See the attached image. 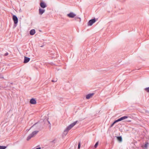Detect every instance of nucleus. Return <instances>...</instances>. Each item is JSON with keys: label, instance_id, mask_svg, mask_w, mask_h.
Listing matches in <instances>:
<instances>
[{"label": "nucleus", "instance_id": "obj_1", "mask_svg": "<svg viewBox=\"0 0 149 149\" xmlns=\"http://www.w3.org/2000/svg\"><path fill=\"white\" fill-rule=\"evenodd\" d=\"M77 121L74 122L73 123L68 126L64 130L63 134L66 135L68 133V132L77 123Z\"/></svg>", "mask_w": 149, "mask_h": 149}, {"label": "nucleus", "instance_id": "obj_2", "mask_svg": "<svg viewBox=\"0 0 149 149\" xmlns=\"http://www.w3.org/2000/svg\"><path fill=\"white\" fill-rule=\"evenodd\" d=\"M38 132V131H35L33 132L31 134H29L27 137L26 140L29 141L31 138L33 137Z\"/></svg>", "mask_w": 149, "mask_h": 149}, {"label": "nucleus", "instance_id": "obj_3", "mask_svg": "<svg viewBox=\"0 0 149 149\" xmlns=\"http://www.w3.org/2000/svg\"><path fill=\"white\" fill-rule=\"evenodd\" d=\"M95 22L96 20L95 18L90 20L88 22V25L89 26H91Z\"/></svg>", "mask_w": 149, "mask_h": 149}, {"label": "nucleus", "instance_id": "obj_4", "mask_svg": "<svg viewBox=\"0 0 149 149\" xmlns=\"http://www.w3.org/2000/svg\"><path fill=\"white\" fill-rule=\"evenodd\" d=\"M67 16L70 18H73L76 16V15L73 12H70L68 14Z\"/></svg>", "mask_w": 149, "mask_h": 149}, {"label": "nucleus", "instance_id": "obj_5", "mask_svg": "<svg viewBox=\"0 0 149 149\" xmlns=\"http://www.w3.org/2000/svg\"><path fill=\"white\" fill-rule=\"evenodd\" d=\"M13 19L15 24H17L18 22V19L17 17L15 15H13Z\"/></svg>", "mask_w": 149, "mask_h": 149}, {"label": "nucleus", "instance_id": "obj_6", "mask_svg": "<svg viewBox=\"0 0 149 149\" xmlns=\"http://www.w3.org/2000/svg\"><path fill=\"white\" fill-rule=\"evenodd\" d=\"M40 7L42 8H45L47 6L46 4L43 2L40 3Z\"/></svg>", "mask_w": 149, "mask_h": 149}, {"label": "nucleus", "instance_id": "obj_7", "mask_svg": "<svg viewBox=\"0 0 149 149\" xmlns=\"http://www.w3.org/2000/svg\"><path fill=\"white\" fill-rule=\"evenodd\" d=\"M45 9L40 8L39 9V14L40 15H42L45 12Z\"/></svg>", "mask_w": 149, "mask_h": 149}, {"label": "nucleus", "instance_id": "obj_8", "mask_svg": "<svg viewBox=\"0 0 149 149\" xmlns=\"http://www.w3.org/2000/svg\"><path fill=\"white\" fill-rule=\"evenodd\" d=\"M127 118H128V117L127 116H124L123 117L120 118L118 119L117 120H116L117 121V122H119V121H121L122 120H123L125 119H127Z\"/></svg>", "mask_w": 149, "mask_h": 149}, {"label": "nucleus", "instance_id": "obj_9", "mask_svg": "<svg viewBox=\"0 0 149 149\" xmlns=\"http://www.w3.org/2000/svg\"><path fill=\"white\" fill-rule=\"evenodd\" d=\"M30 103L32 104H36V101L35 99L32 98L30 101Z\"/></svg>", "mask_w": 149, "mask_h": 149}, {"label": "nucleus", "instance_id": "obj_10", "mask_svg": "<svg viewBox=\"0 0 149 149\" xmlns=\"http://www.w3.org/2000/svg\"><path fill=\"white\" fill-rule=\"evenodd\" d=\"M94 93H90L87 95L86 96V98L87 99H88L91 97L93 96L94 95Z\"/></svg>", "mask_w": 149, "mask_h": 149}, {"label": "nucleus", "instance_id": "obj_11", "mask_svg": "<svg viewBox=\"0 0 149 149\" xmlns=\"http://www.w3.org/2000/svg\"><path fill=\"white\" fill-rule=\"evenodd\" d=\"M30 58H29L24 56V63H28L30 60Z\"/></svg>", "mask_w": 149, "mask_h": 149}, {"label": "nucleus", "instance_id": "obj_12", "mask_svg": "<svg viewBox=\"0 0 149 149\" xmlns=\"http://www.w3.org/2000/svg\"><path fill=\"white\" fill-rule=\"evenodd\" d=\"M35 29H33L31 30L30 31V34L31 35H33L35 33Z\"/></svg>", "mask_w": 149, "mask_h": 149}, {"label": "nucleus", "instance_id": "obj_13", "mask_svg": "<svg viewBox=\"0 0 149 149\" xmlns=\"http://www.w3.org/2000/svg\"><path fill=\"white\" fill-rule=\"evenodd\" d=\"M148 143H146L143 146H142V147L144 148L145 149H147V147L148 146Z\"/></svg>", "mask_w": 149, "mask_h": 149}, {"label": "nucleus", "instance_id": "obj_14", "mask_svg": "<svg viewBox=\"0 0 149 149\" xmlns=\"http://www.w3.org/2000/svg\"><path fill=\"white\" fill-rule=\"evenodd\" d=\"M117 139L120 142H121L122 141V138L121 136L117 137Z\"/></svg>", "mask_w": 149, "mask_h": 149}, {"label": "nucleus", "instance_id": "obj_15", "mask_svg": "<svg viewBox=\"0 0 149 149\" xmlns=\"http://www.w3.org/2000/svg\"><path fill=\"white\" fill-rule=\"evenodd\" d=\"M6 148V146H0V149H5Z\"/></svg>", "mask_w": 149, "mask_h": 149}, {"label": "nucleus", "instance_id": "obj_16", "mask_svg": "<svg viewBox=\"0 0 149 149\" xmlns=\"http://www.w3.org/2000/svg\"><path fill=\"white\" fill-rule=\"evenodd\" d=\"M145 91H146L148 93H149V87L146 88L145 89Z\"/></svg>", "mask_w": 149, "mask_h": 149}, {"label": "nucleus", "instance_id": "obj_17", "mask_svg": "<svg viewBox=\"0 0 149 149\" xmlns=\"http://www.w3.org/2000/svg\"><path fill=\"white\" fill-rule=\"evenodd\" d=\"M117 121H116V120L114 122L111 124V127H112L113 125L115 124L116 123H117Z\"/></svg>", "mask_w": 149, "mask_h": 149}, {"label": "nucleus", "instance_id": "obj_18", "mask_svg": "<svg viewBox=\"0 0 149 149\" xmlns=\"http://www.w3.org/2000/svg\"><path fill=\"white\" fill-rule=\"evenodd\" d=\"M80 146H81V143L80 142H79L78 143V149H80Z\"/></svg>", "mask_w": 149, "mask_h": 149}, {"label": "nucleus", "instance_id": "obj_19", "mask_svg": "<svg viewBox=\"0 0 149 149\" xmlns=\"http://www.w3.org/2000/svg\"><path fill=\"white\" fill-rule=\"evenodd\" d=\"M98 142H97L95 145V147L96 148L98 144Z\"/></svg>", "mask_w": 149, "mask_h": 149}, {"label": "nucleus", "instance_id": "obj_20", "mask_svg": "<svg viewBox=\"0 0 149 149\" xmlns=\"http://www.w3.org/2000/svg\"><path fill=\"white\" fill-rule=\"evenodd\" d=\"M78 18L79 19H80V22L81 21V18H80L77 17H75V19H78Z\"/></svg>", "mask_w": 149, "mask_h": 149}, {"label": "nucleus", "instance_id": "obj_21", "mask_svg": "<svg viewBox=\"0 0 149 149\" xmlns=\"http://www.w3.org/2000/svg\"><path fill=\"white\" fill-rule=\"evenodd\" d=\"M52 82H56L57 81V79H56V80H52Z\"/></svg>", "mask_w": 149, "mask_h": 149}, {"label": "nucleus", "instance_id": "obj_22", "mask_svg": "<svg viewBox=\"0 0 149 149\" xmlns=\"http://www.w3.org/2000/svg\"><path fill=\"white\" fill-rule=\"evenodd\" d=\"M8 55V53H6L4 54V56H7Z\"/></svg>", "mask_w": 149, "mask_h": 149}, {"label": "nucleus", "instance_id": "obj_23", "mask_svg": "<svg viewBox=\"0 0 149 149\" xmlns=\"http://www.w3.org/2000/svg\"><path fill=\"white\" fill-rule=\"evenodd\" d=\"M35 149H41V148L39 147L36 148Z\"/></svg>", "mask_w": 149, "mask_h": 149}, {"label": "nucleus", "instance_id": "obj_24", "mask_svg": "<svg viewBox=\"0 0 149 149\" xmlns=\"http://www.w3.org/2000/svg\"><path fill=\"white\" fill-rule=\"evenodd\" d=\"M35 125V124H34V125H33V126L34 125Z\"/></svg>", "mask_w": 149, "mask_h": 149}]
</instances>
